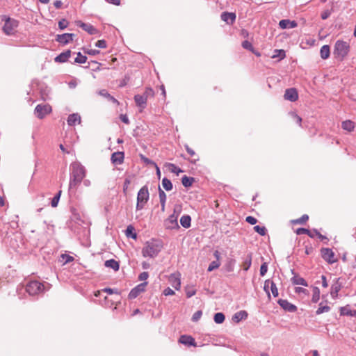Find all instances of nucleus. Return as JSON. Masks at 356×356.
<instances>
[{"label": "nucleus", "instance_id": "obj_38", "mask_svg": "<svg viewBox=\"0 0 356 356\" xmlns=\"http://www.w3.org/2000/svg\"><path fill=\"white\" fill-rule=\"evenodd\" d=\"M330 309H331L330 307H329L327 305L323 306L322 302H321V303H320L318 309L316 311V314L317 315H320L323 313L330 312Z\"/></svg>", "mask_w": 356, "mask_h": 356}, {"label": "nucleus", "instance_id": "obj_59", "mask_svg": "<svg viewBox=\"0 0 356 356\" xmlns=\"http://www.w3.org/2000/svg\"><path fill=\"white\" fill-rule=\"evenodd\" d=\"M246 222L250 225H255L257 222V220L253 216H248L245 219Z\"/></svg>", "mask_w": 356, "mask_h": 356}, {"label": "nucleus", "instance_id": "obj_10", "mask_svg": "<svg viewBox=\"0 0 356 356\" xmlns=\"http://www.w3.org/2000/svg\"><path fill=\"white\" fill-rule=\"evenodd\" d=\"M147 282H145L137 285L136 287L132 289L129 293V299H134L139 296V294L145 291V286H147Z\"/></svg>", "mask_w": 356, "mask_h": 356}, {"label": "nucleus", "instance_id": "obj_40", "mask_svg": "<svg viewBox=\"0 0 356 356\" xmlns=\"http://www.w3.org/2000/svg\"><path fill=\"white\" fill-rule=\"evenodd\" d=\"M170 280L172 282V286L176 289L179 290L181 287V282L179 278H177L175 277H171Z\"/></svg>", "mask_w": 356, "mask_h": 356}, {"label": "nucleus", "instance_id": "obj_50", "mask_svg": "<svg viewBox=\"0 0 356 356\" xmlns=\"http://www.w3.org/2000/svg\"><path fill=\"white\" fill-rule=\"evenodd\" d=\"M68 22L65 19H62L58 22V27L60 30H63L68 26Z\"/></svg>", "mask_w": 356, "mask_h": 356}, {"label": "nucleus", "instance_id": "obj_2", "mask_svg": "<svg viewBox=\"0 0 356 356\" xmlns=\"http://www.w3.org/2000/svg\"><path fill=\"white\" fill-rule=\"evenodd\" d=\"M350 51L349 44L343 40H338L335 42L333 54L336 58L343 60Z\"/></svg>", "mask_w": 356, "mask_h": 356}, {"label": "nucleus", "instance_id": "obj_52", "mask_svg": "<svg viewBox=\"0 0 356 356\" xmlns=\"http://www.w3.org/2000/svg\"><path fill=\"white\" fill-rule=\"evenodd\" d=\"M159 196L160 202H166V194L160 187H159Z\"/></svg>", "mask_w": 356, "mask_h": 356}, {"label": "nucleus", "instance_id": "obj_49", "mask_svg": "<svg viewBox=\"0 0 356 356\" xmlns=\"http://www.w3.org/2000/svg\"><path fill=\"white\" fill-rule=\"evenodd\" d=\"M143 95L147 99L149 97H154V92L151 88H147Z\"/></svg>", "mask_w": 356, "mask_h": 356}, {"label": "nucleus", "instance_id": "obj_14", "mask_svg": "<svg viewBox=\"0 0 356 356\" xmlns=\"http://www.w3.org/2000/svg\"><path fill=\"white\" fill-rule=\"evenodd\" d=\"M284 99L291 102H296L298 98V91L296 88L286 89L284 93Z\"/></svg>", "mask_w": 356, "mask_h": 356}, {"label": "nucleus", "instance_id": "obj_12", "mask_svg": "<svg viewBox=\"0 0 356 356\" xmlns=\"http://www.w3.org/2000/svg\"><path fill=\"white\" fill-rule=\"evenodd\" d=\"M74 34L73 33H63L58 34L56 37V41L63 45L68 44L70 42L73 40Z\"/></svg>", "mask_w": 356, "mask_h": 356}, {"label": "nucleus", "instance_id": "obj_48", "mask_svg": "<svg viewBox=\"0 0 356 356\" xmlns=\"http://www.w3.org/2000/svg\"><path fill=\"white\" fill-rule=\"evenodd\" d=\"M195 293H196V290L194 289L193 287L187 286L186 288V294L187 298H191Z\"/></svg>", "mask_w": 356, "mask_h": 356}, {"label": "nucleus", "instance_id": "obj_45", "mask_svg": "<svg viewBox=\"0 0 356 356\" xmlns=\"http://www.w3.org/2000/svg\"><path fill=\"white\" fill-rule=\"evenodd\" d=\"M271 293L273 296V297H277L279 295L277 287L275 284V283L272 280L270 288Z\"/></svg>", "mask_w": 356, "mask_h": 356}, {"label": "nucleus", "instance_id": "obj_24", "mask_svg": "<svg viewBox=\"0 0 356 356\" xmlns=\"http://www.w3.org/2000/svg\"><path fill=\"white\" fill-rule=\"evenodd\" d=\"M247 317H248V313L244 310H241V311L236 312L233 316L232 320L236 323H238L243 319H246Z\"/></svg>", "mask_w": 356, "mask_h": 356}, {"label": "nucleus", "instance_id": "obj_21", "mask_svg": "<svg viewBox=\"0 0 356 356\" xmlns=\"http://www.w3.org/2000/svg\"><path fill=\"white\" fill-rule=\"evenodd\" d=\"M71 56V51L67 50L64 52L60 53L59 55H58L55 58L54 60L56 63H65L66 62L68 58Z\"/></svg>", "mask_w": 356, "mask_h": 356}, {"label": "nucleus", "instance_id": "obj_43", "mask_svg": "<svg viewBox=\"0 0 356 356\" xmlns=\"http://www.w3.org/2000/svg\"><path fill=\"white\" fill-rule=\"evenodd\" d=\"M271 282H272L271 280H270V279L266 280L264 282V290L267 293L268 297L269 298H270V293L269 289L270 288Z\"/></svg>", "mask_w": 356, "mask_h": 356}, {"label": "nucleus", "instance_id": "obj_27", "mask_svg": "<svg viewBox=\"0 0 356 356\" xmlns=\"http://www.w3.org/2000/svg\"><path fill=\"white\" fill-rule=\"evenodd\" d=\"M320 54L322 59L325 60L330 57V48L327 44L323 45L320 50Z\"/></svg>", "mask_w": 356, "mask_h": 356}, {"label": "nucleus", "instance_id": "obj_53", "mask_svg": "<svg viewBox=\"0 0 356 356\" xmlns=\"http://www.w3.org/2000/svg\"><path fill=\"white\" fill-rule=\"evenodd\" d=\"M268 270V264L267 263L264 262L261 264L260 267V275L261 276H264L265 274L267 273Z\"/></svg>", "mask_w": 356, "mask_h": 356}, {"label": "nucleus", "instance_id": "obj_16", "mask_svg": "<svg viewBox=\"0 0 356 356\" xmlns=\"http://www.w3.org/2000/svg\"><path fill=\"white\" fill-rule=\"evenodd\" d=\"M221 19L228 24H232L236 19V14L234 13L223 12L220 15Z\"/></svg>", "mask_w": 356, "mask_h": 356}, {"label": "nucleus", "instance_id": "obj_58", "mask_svg": "<svg viewBox=\"0 0 356 356\" xmlns=\"http://www.w3.org/2000/svg\"><path fill=\"white\" fill-rule=\"evenodd\" d=\"M130 184H131L130 178L129 177H126V179H124V184H123V191H124V193H126V191H127L128 187H129Z\"/></svg>", "mask_w": 356, "mask_h": 356}, {"label": "nucleus", "instance_id": "obj_6", "mask_svg": "<svg viewBox=\"0 0 356 356\" xmlns=\"http://www.w3.org/2000/svg\"><path fill=\"white\" fill-rule=\"evenodd\" d=\"M44 289V286L38 281L29 282L26 286V292L31 295L34 296L42 292Z\"/></svg>", "mask_w": 356, "mask_h": 356}, {"label": "nucleus", "instance_id": "obj_30", "mask_svg": "<svg viewBox=\"0 0 356 356\" xmlns=\"http://www.w3.org/2000/svg\"><path fill=\"white\" fill-rule=\"evenodd\" d=\"M252 264V253H249L247 254L246 257L244 259L243 261V270L247 271L251 266Z\"/></svg>", "mask_w": 356, "mask_h": 356}, {"label": "nucleus", "instance_id": "obj_46", "mask_svg": "<svg viewBox=\"0 0 356 356\" xmlns=\"http://www.w3.org/2000/svg\"><path fill=\"white\" fill-rule=\"evenodd\" d=\"M220 265L219 261H213L208 267V271L211 272L216 268H218Z\"/></svg>", "mask_w": 356, "mask_h": 356}, {"label": "nucleus", "instance_id": "obj_36", "mask_svg": "<svg viewBox=\"0 0 356 356\" xmlns=\"http://www.w3.org/2000/svg\"><path fill=\"white\" fill-rule=\"evenodd\" d=\"M162 186L168 191L172 189V184L171 181L166 177H164L162 179Z\"/></svg>", "mask_w": 356, "mask_h": 356}, {"label": "nucleus", "instance_id": "obj_5", "mask_svg": "<svg viewBox=\"0 0 356 356\" xmlns=\"http://www.w3.org/2000/svg\"><path fill=\"white\" fill-rule=\"evenodd\" d=\"M70 168L72 170L71 176L83 180L86 175V170L83 165L79 162H74L71 164Z\"/></svg>", "mask_w": 356, "mask_h": 356}, {"label": "nucleus", "instance_id": "obj_47", "mask_svg": "<svg viewBox=\"0 0 356 356\" xmlns=\"http://www.w3.org/2000/svg\"><path fill=\"white\" fill-rule=\"evenodd\" d=\"M242 47L245 49H248V50L251 51L252 52H254V47H253L252 44H251V42H250L248 40H244L242 42Z\"/></svg>", "mask_w": 356, "mask_h": 356}, {"label": "nucleus", "instance_id": "obj_18", "mask_svg": "<svg viewBox=\"0 0 356 356\" xmlns=\"http://www.w3.org/2000/svg\"><path fill=\"white\" fill-rule=\"evenodd\" d=\"M279 26L282 29H293L298 26V24L296 21L290 20V19H282L279 22Z\"/></svg>", "mask_w": 356, "mask_h": 356}, {"label": "nucleus", "instance_id": "obj_35", "mask_svg": "<svg viewBox=\"0 0 356 356\" xmlns=\"http://www.w3.org/2000/svg\"><path fill=\"white\" fill-rule=\"evenodd\" d=\"M313 294L312 298V301L314 303H316L320 299V290L318 287H313Z\"/></svg>", "mask_w": 356, "mask_h": 356}, {"label": "nucleus", "instance_id": "obj_29", "mask_svg": "<svg viewBox=\"0 0 356 356\" xmlns=\"http://www.w3.org/2000/svg\"><path fill=\"white\" fill-rule=\"evenodd\" d=\"M191 218L189 215H184L180 218V224L184 228L191 227Z\"/></svg>", "mask_w": 356, "mask_h": 356}, {"label": "nucleus", "instance_id": "obj_54", "mask_svg": "<svg viewBox=\"0 0 356 356\" xmlns=\"http://www.w3.org/2000/svg\"><path fill=\"white\" fill-rule=\"evenodd\" d=\"M95 46L98 48H106V42L104 40H97L95 43Z\"/></svg>", "mask_w": 356, "mask_h": 356}, {"label": "nucleus", "instance_id": "obj_22", "mask_svg": "<svg viewBox=\"0 0 356 356\" xmlns=\"http://www.w3.org/2000/svg\"><path fill=\"white\" fill-rule=\"evenodd\" d=\"M81 122V116L78 113L70 114L67 118V124L70 126H74L76 123Z\"/></svg>", "mask_w": 356, "mask_h": 356}, {"label": "nucleus", "instance_id": "obj_13", "mask_svg": "<svg viewBox=\"0 0 356 356\" xmlns=\"http://www.w3.org/2000/svg\"><path fill=\"white\" fill-rule=\"evenodd\" d=\"M76 25L88 33L90 35H95L98 33V30L92 24L82 22L81 21L76 22Z\"/></svg>", "mask_w": 356, "mask_h": 356}, {"label": "nucleus", "instance_id": "obj_57", "mask_svg": "<svg viewBox=\"0 0 356 356\" xmlns=\"http://www.w3.org/2000/svg\"><path fill=\"white\" fill-rule=\"evenodd\" d=\"M102 291L107 293L108 294H113V293L119 294L118 289H115L104 288L102 289Z\"/></svg>", "mask_w": 356, "mask_h": 356}, {"label": "nucleus", "instance_id": "obj_64", "mask_svg": "<svg viewBox=\"0 0 356 356\" xmlns=\"http://www.w3.org/2000/svg\"><path fill=\"white\" fill-rule=\"evenodd\" d=\"M84 51L86 54L92 55V56H95V55L99 54V51L97 50V49H89V50H85Z\"/></svg>", "mask_w": 356, "mask_h": 356}, {"label": "nucleus", "instance_id": "obj_55", "mask_svg": "<svg viewBox=\"0 0 356 356\" xmlns=\"http://www.w3.org/2000/svg\"><path fill=\"white\" fill-rule=\"evenodd\" d=\"M61 257L64 261V264H67V263H69V262H71L74 260V258L73 257L70 256V255H68V254H62L61 255Z\"/></svg>", "mask_w": 356, "mask_h": 356}, {"label": "nucleus", "instance_id": "obj_32", "mask_svg": "<svg viewBox=\"0 0 356 356\" xmlns=\"http://www.w3.org/2000/svg\"><path fill=\"white\" fill-rule=\"evenodd\" d=\"M341 127L344 130H346L348 131H353L355 127L354 122L350 120L343 121L342 122Z\"/></svg>", "mask_w": 356, "mask_h": 356}, {"label": "nucleus", "instance_id": "obj_63", "mask_svg": "<svg viewBox=\"0 0 356 356\" xmlns=\"http://www.w3.org/2000/svg\"><path fill=\"white\" fill-rule=\"evenodd\" d=\"M163 294L165 296H172V295L175 294V291L172 289H170V287H168V288L164 289Z\"/></svg>", "mask_w": 356, "mask_h": 356}, {"label": "nucleus", "instance_id": "obj_17", "mask_svg": "<svg viewBox=\"0 0 356 356\" xmlns=\"http://www.w3.org/2000/svg\"><path fill=\"white\" fill-rule=\"evenodd\" d=\"M124 154L122 152H114L111 155V161L115 165L122 164L124 161Z\"/></svg>", "mask_w": 356, "mask_h": 356}, {"label": "nucleus", "instance_id": "obj_44", "mask_svg": "<svg viewBox=\"0 0 356 356\" xmlns=\"http://www.w3.org/2000/svg\"><path fill=\"white\" fill-rule=\"evenodd\" d=\"M309 219V216L307 214L302 215L300 218L296 219L293 220V222L295 224H304Z\"/></svg>", "mask_w": 356, "mask_h": 356}, {"label": "nucleus", "instance_id": "obj_19", "mask_svg": "<svg viewBox=\"0 0 356 356\" xmlns=\"http://www.w3.org/2000/svg\"><path fill=\"white\" fill-rule=\"evenodd\" d=\"M147 99L143 95H136L134 96V101L137 106L140 108V111L146 107Z\"/></svg>", "mask_w": 356, "mask_h": 356}, {"label": "nucleus", "instance_id": "obj_3", "mask_svg": "<svg viewBox=\"0 0 356 356\" xmlns=\"http://www.w3.org/2000/svg\"><path fill=\"white\" fill-rule=\"evenodd\" d=\"M149 194L147 186H143L138 192L136 210H142L149 200Z\"/></svg>", "mask_w": 356, "mask_h": 356}, {"label": "nucleus", "instance_id": "obj_42", "mask_svg": "<svg viewBox=\"0 0 356 356\" xmlns=\"http://www.w3.org/2000/svg\"><path fill=\"white\" fill-rule=\"evenodd\" d=\"M275 54L272 56V58H279L280 60L283 59L286 56V54L284 50L283 49H275Z\"/></svg>", "mask_w": 356, "mask_h": 356}, {"label": "nucleus", "instance_id": "obj_62", "mask_svg": "<svg viewBox=\"0 0 356 356\" xmlns=\"http://www.w3.org/2000/svg\"><path fill=\"white\" fill-rule=\"evenodd\" d=\"M331 15V11H330L329 10H324L322 13H321V18L322 19H327Z\"/></svg>", "mask_w": 356, "mask_h": 356}, {"label": "nucleus", "instance_id": "obj_25", "mask_svg": "<svg viewBox=\"0 0 356 356\" xmlns=\"http://www.w3.org/2000/svg\"><path fill=\"white\" fill-rule=\"evenodd\" d=\"M340 314L341 316H356V311L351 310L349 306L341 307L340 308Z\"/></svg>", "mask_w": 356, "mask_h": 356}, {"label": "nucleus", "instance_id": "obj_41", "mask_svg": "<svg viewBox=\"0 0 356 356\" xmlns=\"http://www.w3.org/2000/svg\"><path fill=\"white\" fill-rule=\"evenodd\" d=\"M87 60V57L84 55H82L81 53L78 52L77 56L74 60V63L83 64L85 63Z\"/></svg>", "mask_w": 356, "mask_h": 356}, {"label": "nucleus", "instance_id": "obj_4", "mask_svg": "<svg viewBox=\"0 0 356 356\" xmlns=\"http://www.w3.org/2000/svg\"><path fill=\"white\" fill-rule=\"evenodd\" d=\"M181 212L180 209H175L173 213L171 214L165 220V226L166 229H178L179 227L178 224V217Z\"/></svg>", "mask_w": 356, "mask_h": 356}, {"label": "nucleus", "instance_id": "obj_1", "mask_svg": "<svg viewBox=\"0 0 356 356\" xmlns=\"http://www.w3.org/2000/svg\"><path fill=\"white\" fill-rule=\"evenodd\" d=\"M163 245L160 241L151 239L145 243L142 249V254L144 257L154 258L161 251Z\"/></svg>", "mask_w": 356, "mask_h": 356}, {"label": "nucleus", "instance_id": "obj_28", "mask_svg": "<svg viewBox=\"0 0 356 356\" xmlns=\"http://www.w3.org/2000/svg\"><path fill=\"white\" fill-rule=\"evenodd\" d=\"M83 179L70 176L69 191H71L73 188H76L78 185L81 184Z\"/></svg>", "mask_w": 356, "mask_h": 356}, {"label": "nucleus", "instance_id": "obj_23", "mask_svg": "<svg viewBox=\"0 0 356 356\" xmlns=\"http://www.w3.org/2000/svg\"><path fill=\"white\" fill-rule=\"evenodd\" d=\"M291 280L292 284L295 285H302L305 286H308V284L306 282V280L303 277L296 274H294V276L291 279Z\"/></svg>", "mask_w": 356, "mask_h": 356}, {"label": "nucleus", "instance_id": "obj_31", "mask_svg": "<svg viewBox=\"0 0 356 356\" xmlns=\"http://www.w3.org/2000/svg\"><path fill=\"white\" fill-rule=\"evenodd\" d=\"M312 232H313V229L309 230L306 228H298L296 231V233L298 235L307 234L310 238H314V235L312 234Z\"/></svg>", "mask_w": 356, "mask_h": 356}, {"label": "nucleus", "instance_id": "obj_56", "mask_svg": "<svg viewBox=\"0 0 356 356\" xmlns=\"http://www.w3.org/2000/svg\"><path fill=\"white\" fill-rule=\"evenodd\" d=\"M169 165L171 167V172L177 174V175L182 172V170L177 168L175 164L169 163Z\"/></svg>", "mask_w": 356, "mask_h": 356}, {"label": "nucleus", "instance_id": "obj_61", "mask_svg": "<svg viewBox=\"0 0 356 356\" xmlns=\"http://www.w3.org/2000/svg\"><path fill=\"white\" fill-rule=\"evenodd\" d=\"M313 232H315L316 236H317L321 241L327 240V238L325 236L322 235L317 229H313Z\"/></svg>", "mask_w": 356, "mask_h": 356}, {"label": "nucleus", "instance_id": "obj_9", "mask_svg": "<svg viewBox=\"0 0 356 356\" xmlns=\"http://www.w3.org/2000/svg\"><path fill=\"white\" fill-rule=\"evenodd\" d=\"M51 107L49 104H38L35 108V115L39 118L42 119L46 115L51 113Z\"/></svg>", "mask_w": 356, "mask_h": 356}, {"label": "nucleus", "instance_id": "obj_8", "mask_svg": "<svg viewBox=\"0 0 356 356\" xmlns=\"http://www.w3.org/2000/svg\"><path fill=\"white\" fill-rule=\"evenodd\" d=\"M17 21L10 17L6 18L3 26V31L6 35H11L15 32V28L17 26Z\"/></svg>", "mask_w": 356, "mask_h": 356}, {"label": "nucleus", "instance_id": "obj_26", "mask_svg": "<svg viewBox=\"0 0 356 356\" xmlns=\"http://www.w3.org/2000/svg\"><path fill=\"white\" fill-rule=\"evenodd\" d=\"M104 266L106 268H112L115 271H118L119 270V268H120L119 263L117 261H115V259H113L106 260L105 261V263H104Z\"/></svg>", "mask_w": 356, "mask_h": 356}, {"label": "nucleus", "instance_id": "obj_37", "mask_svg": "<svg viewBox=\"0 0 356 356\" xmlns=\"http://www.w3.org/2000/svg\"><path fill=\"white\" fill-rule=\"evenodd\" d=\"M225 319V316L221 312L215 314L214 317H213V320H214L215 323H218V324L222 323L224 322Z\"/></svg>", "mask_w": 356, "mask_h": 356}, {"label": "nucleus", "instance_id": "obj_33", "mask_svg": "<svg viewBox=\"0 0 356 356\" xmlns=\"http://www.w3.org/2000/svg\"><path fill=\"white\" fill-rule=\"evenodd\" d=\"M126 236L127 237H131L134 239H136L137 238V234L134 232V227L132 225H129L127 227V229L125 231Z\"/></svg>", "mask_w": 356, "mask_h": 356}, {"label": "nucleus", "instance_id": "obj_34", "mask_svg": "<svg viewBox=\"0 0 356 356\" xmlns=\"http://www.w3.org/2000/svg\"><path fill=\"white\" fill-rule=\"evenodd\" d=\"M194 181V178L187 177L186 175H184L181 178V183L185 187H190L192 186L193 183Z\"/></svg>", "mask_w": 356, "mask_h": 356}, {"label": "nucleus", "instance_id": "obj_60", "mask_svg": "<svg viewBox=\"0 0 356 356\" xmlns=\"http://www.w3.org/2000/svg\"><path fill=\"white\" fill-rule=\"evenodd\" d=\"M148 277H149V274L147 272H143L139 275L138 279L140 281H145L148 278Z\"/></svg>", "mask_w": 356, "mask_h": 356}, {"label": "nucleus", "instance_id": "obj_15", "mask_svg": "<svg viewBox=\"0 0 356 356\" xmlns=\"http://www.w3.org/2000/svg\"><path fill=\"white\" fill-rule=\"evenodd\" d=\"M277 302L282 308L287 312H294L297 309L296 306L289 302L287 300L280 299Z\"/></svg>", "mask_w": 356, "mask_h": 356}, {"label": "nucleus", "instance_id": "obj_11", "mask_svg": "<svg viewBox=\"0 0 356 356\" xmlns=\"http://www.w3.org/2000/svg\"><path fill=\"white\" fill-rule=\"evenodd\" d=\"M321 252L323 259L327 261L329 264H333L336 261L334 254L331 249L322 248Z\"/></svg>", "mask_w": 356, "mask_h": 356}, {"label": "nucleus", "instance_id": "obj_51", "mask_svg": "<svg viewBox=\"0 0 356 356\" xmlns=\"http://www.w3.org/2000/svg\"><path fill=\"white\" fill-rule=\"evenodd\" d=\"M202 315V312L201 310L195 312L192 316V321L193 322H197L201 318Z\"/></svg>", "mask_w": 356, "mask_h": 356}, {"label": "nucleus", "instance_id": "obj_20", "mask_svg": "<svg viewBox=\"0 0 356 356\" xmlns=\"http://www.w3.org/2000/svg\"><path fill=\"white\" fill-rule=\"evenodd\" d=\"M179 342L188 346H196V343L194 338L188 335L181 336L179 339Z\"/></svg>", "mask_w": 356, "mask_h": 356}, {"label": "nucleus", "instance_id": "obj_39", "mask_svg": "<svg viewBox=\"0 0 356 356\" xmlns=\"http://www.w3.org/2000/svg\"><path fill=\"white\" fill-rule=\"evenodd\" d=\"M254 230L261 236H265L267 232V229L264 226L256 225L254 227Z\"/></svg>", "mask_w": 356, "mask_h": 356}, {"label": "nucleus", "instance_id": "obj_7", "mask_svg": "<svg viewBox=\"0 0 356 356\" xmlns=\"http://www.w3.org/2000/svg\"><path fill=\"white\" fill-rule=\"evenodd\" d=\"M343 280L341 277L336 278L333 280L330 289V295L333 299L338 296V293L343 286Z\"/></svg>", "mask_w": 356, "mask_h": 356}]
</instances>
